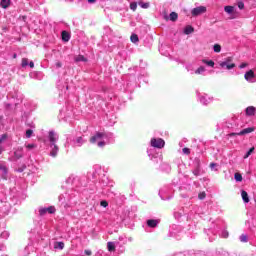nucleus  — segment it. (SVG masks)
<instances>
[{"instance_id":"nucleus-1","label":"nucleus","mask_w":256,"mask_h":256,"mask_svg":"<svg viewBox=\"0 0 256 256\" xmlns=\"http://www.w3.org/2000/svg\"><path fill=\"white\" fill-rule=\"evenodd\" d=\"M111 139H113V133L111 132H96L95 135L90 138V143L97 145V147L103 148L109 143V141H111Z\"/></svg>"},{"instance_id":"nucleus-2","label":"nucleus","mask_w":256,"mask_h":256,"mask_svg":"<svg viewBox=\"0 0 256 256\" xmlns=\"http://www.w3.org/2000/svg\"><path fill=\"white\" fill-rule=\"evenodd\" d=\"M48 141L50 143V157H57V153H59V146H57V141H59V134L53 130L49 131Z\"/></svg>"},{"instance_id":"nucleus-3","label":"nucleus","mask_w":256,"mask_h":256,"mask_svg":"<svg viewBox=\"0 0 256 256\" xmlns=\"http://www.w3.org/2000/svg\"><path fill=\"white\" fill-rule=\"evenodd\" d=\"M221 69H227L231 71V69H235V63H233V57L224 58V60L218 62Z\"/></svg>"},{"instance_id":"nucleus-4","label":"nucleus","mask_w":256,"mask_h":256,"mask_svg":"<svg viewBox=\"0 0 256 256\" xmlns=\"http://www.w3.org/2000/svg\"><path fill=\"white\" fill-rule=\"evenodd\" d=\"M150 145L154 149H163L165 147V140L163 138H151Z\"/></svg>"},{"instance_id":"nucleus-5","label":"nucleus","mask_w":256,"mask_h":256,"mask_svg":"<svg viewBox=\"0 0 256 256\" xmlns=\"http://www.w3.org/2000/svg\"><path fill=\"white\" fill-rule=\"evenodd\" d=\"M192 149V155L195 158V161L203 155V144H197L195 146H191Z\"/></svg>"},{"instance_id":"nucleus-6","label":"nucleus","mask_w":256,"mask_h":256,"mask_svg":"<svg viewBox=\"0 0 256 256\" xmlns=\"http://www.w3.org/2000/svg\"><path fill=\"white\" fill-rule=\"evenodd\" d=\"M207 12V8L205 6H199L196 8H193L191 13L192 17H199V15H203V13Z\"/></svg>"},{"instance_id":"nucleus-7","label":"nucleus","mask_w":256,"mask_h":256,"mask_svg":"<svg viewBox=\"0 0 256 256\" xmlns=\"http://www.w3.org/2000/svg\"><path fill=\"white\" fill-rule=\"evenodd\" d=\"M198 99L202 105H209V103L213 102V98L207 94L198 95Z\"/></svg>"},{"instance_id":"nucleus-8","label":"nucleus","mask_w":256,"mask_h":256,"mask_svg":"<svg viewBox=\"0 0 256 256\" xmlns=\"http://www.w3.org/2000/svg\"><path fill=\"white\" fill-rule=\"evenodd\" d=\"M38 211H39V215L43 217L44 215H47V213H49L50 215H53L56 209L54 208V206H49L47 208L40 207Z\"/></svg>"},{"instance_id":"nucleus-9","label":"nucleus","mask_w":256,"mask_h":256,"mask_svg":"<svg viewBox=\"0 0 256 256\" xmlns=\"http://www.w3.org/2000/svg\"><path fill=\"white\" fill-rule=\"evenodd\" d=\"M87 143V140L83 136H78L73 140L74 147H83Z\"/></svg>"},{"instance_id":"nucleus-10","label":"nucleus","mask_w":256,"mask_h":256,"mask_svg":"<svg viewBox=\"0 0 256 256\" xmlns=\"http://www.w3.org/2000/svg\"><path fill=\"white\" fill-rule=\"evenodd\" d=\"M244 79L248 81V83H255V72L253 70H249L245 73Z\"/></svg>"},{"instance_id":"nucleus-11","label":"nucleus","mask_w":256,"mask_h":256,"mask_svg":"<svg viewBox=\"0 0 256 256\" xmlns=\"http://www.w3.org/2000/svg\"><path fill=\"white\" fill-rule=\"evenodd\" d=\"M148 157H150L151 161H163V155L159 153H155V152L150 153L148 151Z\"/></svg>"},{"instance_id":"nucleus-12","label":"nucleus","mask_w":256,"mask_h":256,"mask_svg":"<svg viewBox=\"0 0 256 256\" xmlns=\"http://www.w3.org/2000/svg\"><path fill=\"white\" fill-rule=\"evenodd\" d=\"M253 131H255V128L253 127H248L246 129H243L242 131H240L239 133H231L230 137H233L234 135H247L248 133H253Z\"/></svg>"},{"instance_id":"nucleus-13","label":"nucleus","mask_w":256,"mask_h":256,"mask_svg":"<svg viewBox=\"0 0 256 256\" xmlns=\"http://www.w3.org/2000/svg\"><path fill=\"white\" fill-rule=\"evenodd\" d=\"M178 153L180 155H185L186 157H189V155H192V149L187 147L180 148L178 149Z\"/></svg>"},{"instance_id":"nucleus-14","label":"nucleus","mask_w":256,"mask_h":256,"mask_svg":"<svg viewBox=\"0 0 256 256\" xmlns=\"http://www.w3.org/2000/svg\"><path fill=\"white\" fill-rule=\"evenodd\" d=\"M7 173H8L7 166L0 164V175L5 180H7Z\"/></svg>"},{"instance_id":"nucleus-15","label":"nucleus","mask_w":256,"mask_h":256,"mask_svg":"<svg viewBox=\"0 0 256 256\" xmlns=\"http://www.w3.org/2000/svg\"><path fill=\"white\" fill-rule=\"evenodd\" d=\"M245 111L248 117H253L256 113V108L254 106H248Z\"/></svg>"},{"instance_id":"nucleus-16","label":"nucleus","mask_w":256,"mask_h":256,"mask_svg":"<svg viewBox=\"0 0 256 256\" xmlns=\"http://www.w3.org/2000/svg\"><path fill=\"white\" fill-rule=\"evenodd\" d=\"M61 37H62V41H64V43H68V41L71 39V34H69V32L64 30L61 33Z\"/></svg>"},{"instance_id":"nucleus-17","label":"nucleus","mask_w":256,"mask_h":256,"mask_svg":"<svg viewBox=\"0 0 256 256\" xmlns=\"http://www.w3.org/2000/svg\"><path fill=\"white\" fill-rule=\"evenodd\" d=\"M10 6H11V0L0 1V7H2V9H9Z\"/></svg>"},{"instance_id":"nucleus-18","label":"nucleus","mask_w":256,"mask_h":256,"mask_svg":"<svg viewBox=\"0 0 256 256\" xmlns=\"http://www.w3.org/2000/svg\"><path fill=\"white\" fill-rule=\"evenodd\" d=\"M148 227L155 228L159 225V220L150 219L147 220Z\"/></svg>"},{"instance_id":"nucleus-19","label":"nucleus","mask_w":256,"mask_h":256,"mask_svg":"<svg viewBox=\"0 0 256 256\" xmlns=\"http://www.w3.org/2000/svg\"><path fill=\"white\" fill-rule=\"evenodd\" d=\"M74 61L76 62V63H87V58L85 57V56H83V55H78V56H76L75 58H74Z\"/></svg>"},{"instance_id":"nucleus-20","label":"nucleus","mask_w":256,"mask_h":256,"mask_svg":"<svg viewBox=\"0 0 256 256\" xmlns=\"http://www.w3.org/2000/svg\"><path fill=\"white\" fill-rule=\"evenodd\" d=\"M195 31V28L193 26L188 25L184 28V35H191Z\"/></svg>"},{"instance_id":"nucleus-21","label":"nucleus","mask_w":256,"mask_h":256,"mask_svg":"<svg viewBox=\"0 0 256 256\" xmlns=\"http://www.w3.org/2000/svg\"><path fill=\"white\" fill-rule=\"evenodd\" d=\"M241 197H242L244 203H249V194L247 193V191L242 190Z\"/></svg>"},{"instance_id":"nucleus-22","label":"nucleus","mask_w":256,"mask_h":256,"mask_svg":"<svg viewBox=\"0 0 256 256\" xmlns=\"http://www.w3.org/2000/svg\"><path fill=\"white\" fill-rule=\"evenodd\" d=\"M139 7H141V9H149V7H151V4L149 2H143L140 1L138 2Z\"/></svg>"},{"instance_id":"nucleus-23","label":"nucleus","mask_w":256,"mask_h":256,"mask_svg":"<svg viewBox=\"0 0 256 256\" xmlns=\"http://www.w3.org/2000/svg\"><path fill=\"white\" fill-rule=\"evenodd\" d=\"M186 70L190 75H195V68H193V64H186Z\"/></svg>"},{"instance_id":"nucleus-24","label":"nucleus","mask_w":256,"mask_h":256,"mask_svg":"<svg viewBox=\"0 0 256 256\" xmlns=\"http://www.w3.org/2000/svg\"><path fill=\"white\" fill-rule=\"evenodd\" d=\"M206 69L204 66H200L198 69L195 70L194 74L195 75H203L205 73Z\"/></svg>"},{"instance_id":"nucleus-25","label":"nucleus","mask_w":256,"mask_h":256,"mask_svg":"<svg viewBox=\"0 0 256 256\" xmlns=\"http://www.w3.org/2000/svg\"><path fill=\"white\" fill-rule=\"evenodd\" d=\"M54 249H60V250L65 249V243H63V242H55Z\"/></svg>"},{"instance_id":"nucleus-26","label":"nucleus","mask_w":256,"mask_h":256,"mask_svg":"<svg viewBox=\"0 0 256 256\" xmlns=\"http://www.w3.org/2000/svg\"><path fill=\"white\" fill-rule=\"evenodd\" d=\"M224 11H225V13H228V15H231L233 13V11H235V7H233V6H225L224 7Z\"/></svg>"},{"instance_id":"nucleus-27","label":"nucleus","mask_w":256,"mask_h":256,"mask_svg":"<svg viewBox=\"0 0 256 256\" xmlns=\"http://www.w3.org/2000/svg\"><path fill=\"white\" fill-rule=\"evenodd\" d=\"M179 15L177 14V12H171L169 15V19L170 21H177Z\"/></svg>"},{"instance_id":"nucleus-28","label":"nucleus","mask_w":256,"mask_h":256,"mask_svg":"<svg viewBox=\"0 0 256 256\" xmlns=\"http://www.w3.org/2000/svg\"><path fill=\"white\" fill-rule=\"evenodd\" d=\"M202 171H201V167H199V164H197L196 169L193 170V174L196 177H199V175H201Z\"/></svg>"},{"instance_id":"nucleus-29","label":"nucleus","mask_w":256,"mask_h":256,"mask_svg":"<svg viewBox=\"0 0 256 256\" xmlns=\"http://www.w3.org/2000/svg\"><path fill=\"white\" fill-rule=\"evenodd\" d=\"M203 63L208 67H215V62L213 60H203Z\"/></svg>"},{"instance_id":"nucleus-30","label":"nucleus","mask_w":256,"mask_h":256,"mask_svg":"<svg viewBox=\"0 0 256 256\" xmlns=\"http://www.w3.org/2000/svg\"><path fill=\"white\" fill-rule=\"evenodd\" d=\"M108 251L112 252L115 251V243L114 242H108L107 243Z\"/></svg>"},{"instance_id":"nucleus-31","label":"nucleus","mask_w":256,"mask_h":256,"mask_svg":"<svg viewBox=\"0 0 256 256\" xmlns=\"http://www.w3.org/2000/svg\"><path fill=\"white\" fill-rule=\"evenodd\" d=\"M130 41H132L133 43H139V36H137V34H132L130 37Z\"/></svg>"},{"instance_id":"nucleus-32","label":"nucleus","mask_w":256,"mask_h":256,"mask_svg":"<svg viewBox=\"0 0 256 256\" xmlns=\"http://www.w3.org/2000/svg\"><path fill=\"white\" fill-rule=\"evenodd\" d=\"M213 51H214V53H221V45L220 44H214L213 45Z\"/></svg>"},{"instance_id":"nucleus-33","label":"nucleus","mask_w":256,"mask_h":256,"mask_svg":"<svg viewBox=\"0 0 256 256\" xmlns=\"http://www.w3.org/2000/svg\"><path fill=\"white\" fill-rule=\"evenodd\" d=\"M27 66H29V59L22 58L21 67H23V69H25V67H27Z\"/></svg>"},{"instance_id":"nucleus-34","label":"nucleus","mask_w":256,"mask_h":256,"mask_svg":"<svg viewBox=\"0 0 256 256\" xmlns=\"http://www.w3.org/2000/svg\"><path fill=\"white\" fill-rule=\"evenodd\" d=\"M253 151H255V147L250 148L246 154L244 155V159H247L250 155H253Z\"/></svg>"},{"instance_id":"nucleus-35","label":"nucleus","mask_w":256,"mask_h":256,"mask_svg":"<svg viewBox=\"0 0 256 256\" xmlns=\"http://www.w3.org/2000/svg\"><path fill=\"white\" fill-rule=\"evenodd\" d=\"M25 135L26 139H31V137H33V129H27Z\"/></svg>"},{"instance_id":"nucleus-36","label":"nucleus","mask_w":256,"mask_h":256,"mask_svg":"<svg viewBox=\"0 0 256 256\" xmlns=\"http://www.w3.org/2000/svg\"><path fill=\"white\" fill-rule=\"evenodd\" d=\"M239 240L241 241V243H247L249 241V238L247 237V235L242 234Z\"/></svg>"},{"instance_id":"nucleus-37","label":"nucleus","mask_w":256,"mask_h":256,"mask_svg":"<svg viewBox=\"0 0 256 256\" xmlns=\"http://www.w3.org/2000/svg\"><path fill=\"white\" fill-rule=\"evenodd\" d=\"M234 179H235V181L241 182V181H243V176L239 173H235Z\"/></svg>"},{"instance_id":"nucleus-38","label":"nucleus","mask_w":256,"mask_h":256,"mask_svg":"<svg viewBox=\"0 0 256 256\" xmlns=\"http://www.w3.org/2000/svg\"><path fill=\"white\" fill-rule=\"evenodd\" d=\"M77 181V177L75 176H70L68 179H67V183H72L73 185H75V182Z\"/></svg>"},{"instance_id":"nucleus-39","label":"nucleus","mask_w":256,"mask_h":256,"mask_svg":"<svg viewBox=\"0 0 256 256\" xmlns=\"http://www.w3.org/2000/svg\"><path fill=\"white\" fill-rule=\"evenodd\" d=\"M130 9L132 11H137V2L130 3Z\"/></svg>"},{"instance_id":"nucleus-40","label":"nucleus","mask_w":256,"mask_h":256,"mask_svg":"<svg viewBox=\"0 0 256 256\" xmlns=\"http://www.w3.org/2000/svg\"><path fill=\"white\" fill-rule=\"evenodd\" d=\"M217 167H218L217 163H211V164H210V169H211L212 171H217Z\"/></svg>"},{"instance_id":"nucleus-41","label":"nucleus","mask_w":256,"mask_h":256,"mask_svg":"<svg viewBox=\"0 0 256 256\" xmlns=\"http://www.w3.org/2000/svg\"><path fill=\"white\" fill-rule=\"evenodd\" d=\"M5 140H7V134H2V135L0 136V145H1V143H3V141H5Z\"/></svg>"},{"instance_id":"nucleus-42","label":"nucleus","mask_w":256,"mask_h":256,"mask_svg":"<svg viewBox=\"0 0 256 256\" xmlns=\"http://www.w3.org/2000/svg\"><path fill=\"white\" fill-rule=\"evenodd\" d=\"M100 205H101V207H109V203L107 201H105V200H102L100 202Z\"/></svg>"},{"instance_id":"nucleus-43","label":"nucleus","mask_w":256,"mask_h":256,"mask_svg":"<svg viewBox=\"0 0 256 256\" xmlns=\"http://www.w3.org/2000/svg\"><path fill=\"white\" fill-rule=\"evenodd\" d=\"M238 8L240 9V10H243V9H245V3H243V2H238Z\"/></svg>"},{"instance_id":"nucleus-44","label":"nucleus","mask_w":256,"mask_h":256,"mask_svg":"<svg viewBox=\"0 0 256 256\" xmlns=\"http://www.w3.org/2000/svg\"><path fill=\"white\" fill-rule=\"evenodd\" d=\"M26 147L31 151V149H35V147H37V145L35 144H27Z\"/></svg>"},{"instance_id":"nucleus-45","label":"nucleus","mask_w":256,"mask_h":256,"mask_svg":"<svg viewBox=\"0 0 256 256\" xmlns=\"http://www.w3.org/2000/svg\"><path fill=\"white\" fill-rule=\"evenodd\" d=\"M205 197H206L205 192H201V193L198 195V198L201 199V200L205 199Z\"/></svg>"},{"instance_id":"nucleus-46","label":"nucleus","mask_w":256,"mask_h":256,"mask_svg":"<svg viewBox=\"0 0 256 256\" xmlns=\"http://www.w3.org/2000/svg\"><path fill=\"white\" fill-rule=\"evenodd\" d=\"M84 253L87 256H92L93 255V252L91 250H85Z\"/></svg>"},{"instance_id":"nucleus-47","label":"nucleus","mask_w":256,"mask_h":256,"mask_svg":"<svg viewBox=\"0 0 256 256\" xmlns=\"http://www.w3.org/2000/svg\"><path fill=\"white\" fill-rule=\"evenodd\" d=\"M55 65H56L57 69H61V67H63V64L60 61L56 62Z\"/></svg>"},{"instance_id":"nucleus-48","label":"nucleus","mask_w":256,"mask_h":256,"mask_svg":"<svg viewBox=\"0 0 256 256\" xmlns=\"http://www.w3.org/2000/svg\"><path fill=\"white\" fill-rule=\"evenodd\" d=\"M222 236H223L225 239H227V237H229V232L224 231V232L222 233Z\"/></svg>"},{"instance_id":"nucleus-49","label":"nucleus","mask_w":256,"mask_h":256,"mask_svg":"<svg viewBox=\"0 0 256 256\" xmlns=\"http://www.w3.org/2000/svg\"><path fill=\"white\" fill-rule=\"evenodd\" d=\"M28 65L31 69H33V67H35V63L33 61L28 62Z\"/></svg>"},{"instance_id":"nucleus-50","label":"nucleus","mask_w":256,"mask_h":256,"mask_svg":"<svg viewBox=\"0 0 256 256\" xmlns=\"http://www.w3.org/2000/svg\"><path fill=\"white\" fill-rule=\"evenodd\" d=\"M245 67H247V63H242L239 66L240 69H245Z\"/></svg>"},{"instance_id":"nucleus-51","label":"nucleus","mask_w":256,"mask_h":256,"mask_svg":"<svg viewBox=\"0 0 256 256\" xmlns=\"http://www.w3.org/2000/svg\"><path fill=\"white\" fill-rule=\"evenodd\" d=\"M3 151H5V149L3 148V146L0 145V155L1 153H3Z\"/></svg>"},{"instance_id":"nucleus-52","label":"nucleus","mask_w":256,"mask_h":256,"mask_svg":"<svg viewBox=\"0 0 256 256\" xmlns=\"http://www.w3.org/2000/svg\"><path fill=\"white\" fill-rule=\"evenodd\" d=\"M23 170H24V168H19V169H18V172H19V173H23Z\"/></svg>"},{"instance_id":"nucleus-53","label":"nucleus","mask_w":256,"mask_h":256,"mask_svg":"<svg viewBox=\"0 0 256 256\" xmlns=\"http://www.w3.org/2000/svg\"><path fill=\"white\" fill-rule=\"evenodd\" d=\"M3 249H5L4 245H0V251H3Z\"/></svg>"},{"instance_id":"nucleus-54","label":"nucleus","mask_w":256,"mask_h":256,"mask_svg":"<svg viewBox=\"0 0 256 256\" xmlns=\"http://www.w3.org/2000/svg\"><path fill=\"white\" fill-rule=\"evenodd\" d=\"M97 0H88V3H95Z\"/></svg>"},{"instance_id":"nucleus-55","label":"nucleus","mask_w":256,"mask_h":256,"mask_svg":"<svg viewBox=\"0 0 256 256\" xmlns=\"http://www.w3.org/2000/svg\"><path fill=\"white\" fill-rule=\"evenodd\" d=\"M179 147H180V149H181V147H183V142H179Z\"/></svg>"},{"instance_id":"nucleus-56","label":"nucleus","mask_w":256,"mask_h":256,"mask_svg":"<svg viewBox=\"0 0 256 256\" xmlns=\"http://www.w3.org/2000/svg\"><path fill=\"white\" fill-rule=\"evenodd\" d=\"M13 59H17V54L16 53L13 54Z\"/></svg>"},{"instance_id":"nucleus-57","label":"nucleus","mask_w":256,"mask_h":256,"mask_svg":"<svg viewBox=\"0 0 256 256\" xmlns=\"http://www.w3.org/2000/svg\"><path fill=\"white\" fill-rule=\"evenodd\" d=\"M63 197L59 196V201H62Z\"/></svg>"},{"instance_id":"nucleus-58","label":"nucleus","mask_w":256,"mask_h":256,"mask_svg":"<svg viewBox=\"0 0 256 256\" xmlns=\"http://www.w3.org/2000/svg\"><path fill=\"white\" fill-rule=\"evenodd\" d=\"M1 235H7V232H3Z\"/></svg>"}]
</instances>
